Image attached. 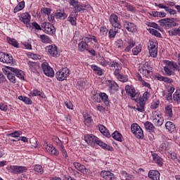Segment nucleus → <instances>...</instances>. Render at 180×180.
<instances>
[{
	"label": "nucleus",
	"mask_w": 180,
	"mask_h": 180,
	"mask_svg": "<svg viewBox=\"0 0 180 180\" xmlns=\"http://www.w3.org/2000/svg\"><path fill=\"white\" fill-rule=\"evenodd\" d=\"M174 68H175V70H179V66L175 62L167 61L164 68L166 75H168L169 77L172 75Z\"/></svg>",
	"instance_id": "1"
},
{
	"label": "nucleus",
	"mask_w": 180,
	"mask_h": 180,
	"mask_svg": "<svg viewBox=\"0 0 180 180\" xmlns=\"http://www.w3.org/2000/svg\"><path fill=\"white\" fill-rule=\"evenodd\" d=\"M131 131L134 134L136 139H143L144 134L141 127L137 124H132L131 126Z\"/></svg>",
	"instance_id": "2"
},
{
	"label": "nucleus",
	"mask_w": 180,
	"mask_h": 180,
	"mask_svg": "<svg viewBox=\"0 0 180 180\" xmlns=\"http://www.w3.org/2000/svg\"><path fill=\"white\" fill-rule=\"evenodd\" d=\"M69 76L70 69L68 68H63L56 73V77L58 81H64V79L68 78Z\"/></svg>",
	"instance_id": "3"
},
{
	"label": "nucleus",
	"mask_w": 180,
	"mask_h": 180,
	"mask_svg": "<svg viewBox=\"0 0 180 180\" xmlns=\"http://www.w3.org/2000/svg\"><path fill=\"white\" fill-rule=\"evenodd\" d=\"M41 27L44 29V32L47 34H51L53 36L56 33V27L53 25V24L46 22L41 24Z\"/></svg>",
	"instance_id": "4"
},
{
	"label": "nucleus",
	"mask_w": 180,
	"mask_h": 180,
	"mask_svg": "<svg viewBox=\"0 0 180 180\" xmlns=\"http://www.w3.org/2000/svg\"><path fill=\"white\" fill-rule=\"evenodd\" d=\"M148 49L149 50V54L150 57H153V58L157 57V54L158 53L157 42H154L153 41H150L149 44L148 46Z\"/></svg>",
	"instance_id": "5"
},
{
	"label": "nucleus",
	"mask_w": 180,
	"mask_h": 180,
	"mask_svg": "<svg viewBox=\"0 0 180 180\" xmlns=\"http://www.w3.org/2000/svg\"><path fill=\"white\" fill-rule=\"evenodd\" d=\"M41 68L46 77H50L51 78V77H54V70L51 67H50L47 62H44L41 64Z\"/></svg>",
	"instance_id": "6"
},
{
	"label": "nucleus",
	"mask_w": 180,
	"mask_h": 180,
	"mask_svg": "<svg viewBox=\"0 0 180 180\" xmlns=\"http://www.w3.org/2000/svg\"><path fill=\"white\" fill-rule=\"evenodd\" d=\"M0 61L4 64H13V57L3 52H0Z\"/></svg>",
	"instance_id": "7"
},
{
	"label": "nucleus",
	"mask_w": 180,
	"mask_h": 180,
	"mask_svg": "<svg viewBox=\"0 0 180 180\" xmlns=\"http://www.w3.org/2000/svg\"><path fill=\"white\" fill-rule=\"evenodd\" d=\"M2 71L5 75L7 76L8 79L13 84H16V76L15 72L6 68L2 69Z\"/></svg>",
	"instance_id": "8"
},
{
	"label": "nucleus",
	"mask_w": 180,
	"mask_h": 180,
	"mask_svg": "<svg viewBox=\"0 0 180 180\" xmlns=\"http://www.w3.org/2000/svg\"><path fill=\"white\" fill-rule=\"evenodd\" d=\"M110 23L113 26V27H117V29H122V25L119 22L117 15L115 14H112L110 16Z\"/></svg>",
	"instance_id": "9"
},
{
	"label": "nucleus",
	"mask_w": 180,
	"mask_h": 180,
	"mask_svg": "<svg viewBox=\"0 0 180 180\" xmlns=\"http://www.w3.org/2000/svg\"><path fill=\"white\" fill-rule=\"evenodd\" d=\"M46 49L51 57H59L60 53H58V48L56 45H50L47 46Z\"/></svg>",
	"instance_id": "10"
},
{
	"label": "nucleus",
	"mask_w": 180,
	"mask_h": 180,
	"mask_svg": "<svg viewBox=\"0 0 180 180\" xmlns=\"http://www.w3.org/2000/svg\"><path fill=\"white\" fill-rule=\"evenodd\" d=\"M20 22H22L25 23V25H27V26H30V27H32V25H30V14L29 13H25L20 15Z\"/></svg>",
	"instance_id": "11"
},
{
	"label": "nucleus",
	"mask_w": 180,
	"mask_h": 180,
	"mask_svg": "<svg viewBox=\"0 0 180 180\" xmlns=\"http://www.w3.org/2000/svg\"><path fill=\"white\" fill-rule=\"evenodd\" d=\"M155 6H158V8H160V9H165L167 13H169V15H176V11L174 10L169 6H166L165 5L162 4H158L157 3L155 4Z\"/></svg>",
	"instance_id": "12"
},
{
	"label": "nucleus",
	"mask_w": 180,
	"mask_h": 180,
	"mask_svg": "<svg viewBox=\"0 0 180 180\" xmlns=\"http://www.w3.org/2000/svg\"><path fill=\"white\" fill-rule=\"evenodd\" d=\"M101 176L105 180H115L116 178L115 177V174L111 173L109 171H102L101 172Z\"/></svg>",
	"instance_id": "13"
},
{
	"label": "nucleus",
	"mask_w": 180,
	"mask_h": 180,
	"mask_svg": "<svg viewBox=\"0 0 180 180\" xmlns=\"http://www.w3.org/2000/svg\"><path fill=\"white\" fill-rule=\"evenodd\" d=\"M84 140L87 143V144H90V146H94V144L96 143L98 141V137L94 135H85Z\"/></svg>",
	"instance_id": "14"
},
{
	"label": "nucleus",
	"mask_w": 180,
	"mask_h": 180,
	"mask_svg": "<svg viewBox=\"0 0 180 180\" xmlns=\"http://www.w3.org/2000/svg\"><path fill=\"white\" fill-rule=\"evenodd\" d=\"M10 168L14 174H22V172H26V171H27L26 167L11 166Z\"/></svg>",
	"instance_id": "15"
},
{
	"label": "nucleus",
	"mask_w": 180,
	"mask_h": 180,
	"mask_svg": "<svg viewBox=\"0 0 180 180\" xmlns=\"http://www.w3.org/2000/svg\"><path fill=\"white\" fill-rule=\"evenodd\" d=\"M153 123L155 124V126H158V127H160V126H162L164 124V118L162 117H160V115H154L153 117Z\"/></svg>",
	"instance_id": "16"
},
{
	"label": "nucleus",
	"mask_w": 180,
	"mask_h": 180,
	"mask_svg": "<svg viewBox=\"0 0 180 180\" xmlns=\"http://www.w3.org/2000/svg\"><path fill=\"white\" fill-rule=\"evenodd\" d=\"M146 106V101H144L143 98H141L139 101L136 104V107L134 108L138 112H141V113H143L146 109L144 107Z\"/></svg>",
	"instance_id": "17"
},
{
	"label": "nucleus",
	"mask_w": 180,
	"mask_h": 180,
	"mask_svg": "<svg viewBox=\"0 0 180 180\" xmlns=\"http://www.w3.org/2000/svg\"><path fill=\"white\" fill-rule=\"evenodd\" d=\"M91 8V5L89 4H78L75 6V11L76 13H78V12H81V11H85V9H89Z\"/></svg>",
	"instance_id": "18"
},
{
	"label": "nucleus",
	"mask_w": 180,
	"mask_h": 180,
	"mask_svg": "<svg viewBox=\"0 0 180 180\" xmlns=\"http://www.w3.org/2000/svg\"><path fill=\"white\" fill-rule=\"evenodd\" d=\"M55 18L56 19H60V20H64L67 18V14L64 10H57L55 12Z\"/></svg>",
	"instance_id": "19"
},
{
	"label": "nucleus",
	"mask_w": 180,
	"mask_h": 180,
	"mask_svg": "<svg viewBox=\"0 0 180 180\" xmlns=\"http://www.w3.org/2000/svg\"><path fill=\"white\" fill-rule=\"evenodd\" d=\"M96 144H98V146H100V147H102V148H103L104 150H108V151H113V147L103 143V141L99 140L98 138L97 139Z\"/></svg>",
	"instance_id": "20"
},
{
	"label": "nucleus",
	"mask_w": 180,
	"mask_h": 180,
	"mask_svg": "<svg viewBox=\"0 0 180 180\" xmlns=\"http://www.w3.org/2000/svg\"><path fill=\"white\" fill-rule=\"evenodd\" d=\"M77 16H78V14L76 13V12L72 11L68 17V20L72 26L77 25Z\"/></svg>",
	"instance_id": "21"
},
{
	"label": "nucleus",
	"mask_w": 180,
	"mask_h": 180,
	"mask_svg": "<svg viewBox=\"0 0 180 180\" xmlns=\"http://www.w3.org/2000/svg\"><path fill=\"white\" fill-rule=\"evenodd\" d=\"M148 176L153 180H160V172L157 170H150L148 172Z\"/></svg>",
	"instance_id": "22"
},
{
	"label": "nucleus",
	"mask_w": 180,
	"mask_h": 180,
	"mask_svg": "<svg viewBox=\"0 0 180 180\" xmlns=\"http://www.w3.org/2000/svg\"><path fill=\"white\" fill-rule=\"evenodd\" d=\"M125 91L127 94L131 96V98H134L136 96V89L134 87L127 85L125 86Z\"/></svg>",
	"instance_id": "23"
},
{
	"label": "nucleus",
	"mask_w": 180,
	"mask_h": 180,
	"mask_svg": "<svg viewBox=\"0 0 180 180\" xmlns=\"http://www.w3.org/2000/svg\"><path fill=\"white\" fill-rule=\"evenodd\" d=\"M151 154L153 158V161H155V162H156V164H158L159 167H162V158H161V157L153 152H151Z\"/></svg>",
	"instance_id": "24"
},
{
	"label": "nucleus",
	"mask_w": 180,
	"mask_h": 180,
	"mask_svg": "<svg viewBox=\"0 0 180 180\" xmlns=\"http://www.w3.org/2000/svg\"><path fill=\"white\" fill-rule=\"evenodd\" d=\"M31 72H36L39 68V65L36 62L28 61L27 63Z\"/></svg>",
	"instance_id": "25"
},
{
	"label": "nucleus",
	"mask_w": 180,
	"mask_h": 180,
	"mask_svg": "<svg viewBox=\"0 0 180 180\" xmlns=\"http://www.w3.org/2000/svg\"><path fill=\"white\" fill-rule=\"evenodd\" d=\"M6 68H7V70H11L12 71V72H14V74H15V77H17L18 78H20V79H22L23 77V75H22V73H20V72L19 70H18V69H15L14 68L12 67H9V66H6Z\"/></svg>",
	"instance_id": "26"
},
{
	"label": "nucleus",
	"mask_w": 180,
	"mask_h": 180,
	"mask_svg": "<svg viewBox=\"0 0 180 180\" xmlns=\"http://www.w3.org/2000/svg\"><path fill=\"white\" fill-rule=\"evenodd\" d=\"M140 74H142V75H144L145 77L148 76V74H150V70H148V65H144L139 70Z\"/></svg>",
	"instance_id": "27"
},
{
	"label": "nucleus",
	"mask_w": 180,
	"mask_h": 180,
	"mask_svg": "<svg viewBox=\"0 0 180 180\" xmlns=\"http://www.w3.org/2000/svg\"><path fill=\"white\" fill-rule=\"evenodd\" d=\"M98 129L103 136H105V137H108V139L110 138V133H109V130H108L105 126L100 125Z\"/></svg>",
	"instance_id": "28"
},
{
	"label": "nucleus",
	"mask_w": 180,
	"mask_h": 180,
	"mask_svg": "<svg viewBox=\"0 0 180 180\" xmlns=\"http://www.w3.org/2000/svg\"><path fill=\"white\" fill-rule=\"evenodd\" d=\"M39 37L41 39V43H44L45 44H51V43H53V41H51V39H50L49 36L46 34L40 35Z\"/></svg>",
	"instance_id": "29"
},
{
	"label": "nucleus",
	"mask_w": 180,
	"mask_h": 180,
	"mask_svg": "<svg viewBox=\"0 0 180 180\" xmlns=\"http://www.w3.org/2000/svg\"><path fill=\"white\" fill-rule=\"evenodd\" d=\"M171 147V141L168 139V141H165L162 143L160 145V148L162 150L166 151V150H169V148Z\"/></svg>",
	"instance_id": "30"
},
{
	"label": "nucleus",
	"mask_w": 180,
	"mask_h": 180,
	"mask_svg": "<svg viewBox=\"0 0 180 180\" xmlns=\"http://www.w3.org/2000/svg\"><path fill=\"white\" fill-rule=\"evenodd\" d=\"M98 96L101 98V101L104 102L105 105H109V97L107 94L99 93Z\"/></svg>",
	"instance_id": "31"
},
{
	"label": "nucleus",
	"mask_w": 180,
	"mask_h": 180,
	"mask_svg": "<svg viewBox=\"0 0 180 180\" xmlns=\"http://www.w3.org/2000/svg\"><path fill=\"white\" fill-rule=\"evenodd\" d=\"M79 51H85V50H88L89 49V46L86 42L82 41L78 44Z\"/></svg>",
	"instance_id": "32"
},
{
	"label": "nucleus",
	"mask_w": 180,
	"mask_h": 180,
	"mask_svg": "<svg viewBox=\"0 0 180 180\" xmlns=\"http://www.w3.org/2000/svg\"><path fill=\"white\" fill-rule=\"evenodd\" d=\"M144 126L145 129L150 132H154V130H155V127H154V124H153V123L150 122H146Z\"/></svg>",
	"instance_id": "33"
},
{
	"label": "nucleus",
	"mask_w": 180,
	"mask_h": 180,
	"mask_svg": "<svg viewBox=\"0 0 180 180\" xmlns=\"http://www.w3.org/2000/svg\"><path fill=\"white\" fill-rule=\"evenodd\" d=\"M25 8V1H22L18 3V4L15 7L13 12L14 13H18L20 11H22Z\"/></svg>",
	"instance_id": "34"
},
{
	"label": "nucleus",
	"mask_w": 180,
	"mask_h": 180,
	"mask_svg": "<svg viewBox=\"0 0 180 180\" xmlns=\"http://www.w3.org/2000/svg\"><path fill=\"white\" fill-rule=\"evenodd\" d=\"M165 127L168 131H170V133H172L174 130H175V124L172 122H167L165 124Z\"/></svg>",
	"instance_id": "35"
},
{
	"label": "nucleus",
	"mask_w": 180,
	"mask_h": 180,
	"mask_svg": "<svg viewBox=\"0 0 180 180\" xmlns=\"http://www.w3.org/2000/svg\"><path fill=\"white\" fill-rule=\"evenodd\" d=\"M7 41L9 43V44H11L13 47H15L16 49H19V42L16 41L15 39H12L9 37H7Z\"/></svg>",
	"instance_id": "36"
},
{
	"label": "nucleus",
	"mask_w": 180,
	"mask_h": 180,
	"mask_svg": "<svg viewBox=\"0 0 180 180\" xmlns=\"http://www.w3.org/2000/svg\"><path fill=\"white\" fill-rule=\"evenodd\" d=\"M128 44L129 46H127L124 49V51H126V53H129V51H130V50H131V49H133V47L136 46V41H133V39H130L128 41Z\"/></svg>",
	"instance_id": "37"
},
{
	"label": "nucleus",
	"mask_w": 180,
	"mask_h": 180,
	"mask_svg": "<svg viewBox=\"0 0 180 180\" xmlns=\"http://www.w3.org/2000/svg\"><path fill=\"white\" fill-rule=\"evenodd\" d=\"M119 29L120 28L114 27V29L110 30V31L108 32V37H110V39H113V37L116 36V33L119 32Z\"/></svg>",
	"instance_id": "38"
},
{
	"label": "nucleus",
	"mask_w": 180,
	"mask_h": 180,
	"mask_svg": "<svg viewBox=\"0 0 180 180\" xmlns=\"http://www.w3.org/2000/svg\"><path fill=\"white\" fill-rule=\"evenodd\" d=\"M112 139H114L115 140H117V141H120L122 142V134L120 133L117 131H115L112 134Z\"/></svg>",
	"instance_id": "39"
},
{
	"label": "nucleus",
	"mask_w": 180,
	"mask_h": 180,
	"mask_svg": "<svg viewBox=\"0 0 180 180\" xmlns=\"http://www.w3.org/2000/svg\"><path fill=\"white\" fill-rule=\"evenodd\" d=\"M124 26L128 30V32H133L134 30V24H132L131 22H125Z\"/></svg>",
	"instance_id": "40"
},
{
	"label": "nucleus",
	"mask_w": 180,
	"mask_h": 180,
	"mask_svg": "<svg viewBox=\"0 0 180 180\" xmlns=\"http://www.w3.org/2000/svg\"><path fill=\"white\" fill-rule=\"evenodd\" d=\"M46 149L48 150L49 153H50V154L53 155H58V150H57L54 146L51 145L50 146H48Z\"/></svg>",
	"instance_id": "41"
},
{
	"label": "nucleus",
	"mask_w": 180,
	"mask_h": 180,
	"mask_svg": "<svg viewBox=\"0 0 180 180\" xmlns=\"http://www.w3.org/2000/svg\"><path fill=\"white\" fill-rule=\"evenodd\" d=\"M18 99L20 101H22V102H25V103H26L27 105H32V100L30 99V98L20 96L18 97Z\"/></svg>",
	"instance_id": "42"
},
{
	"label": "nucleus",
	"mask_w": 180,
	"mask_h": 180,
	"mask_svg": "<svg viewBox=\"0 0 180 180\" xmlns=\"http://www.w3.org/2000/svg\"><path fill=\"white\" fill-rule=\"evenodd\" d=\"M73 165L77 171H82L83 169H85V166L84 165H81L79 162H75L73 163Z\"/></svg>",
	"instance_id": "43"
},
{
	"label": "nucleus",
	"mask_w": 180,
	"mask_h": 180,
	"mask_svg": "<svg viewBox=\"0 0 180 180\" xmlns=\"http://www.w3.org/2000/svg\"><path fill=\"white\" fill-rule=\"evenodd\" d=\"M174 100L180 103V90H176L173 96Z\"/></svg>",
	"instance_id": "44"
},
{
	"label": "nucleus",
	"mask_w": 180,
	"mask_h": 180,
	"mask_svg": "<svg viewBox=\"0 0 180 180\" xmlns=\"http://www.w3.org/2000/svg\"><path fill=\"white\" fill-rule=\"evenodd\" d=\"M170 20H169L167 22V27H175V26L179 25L178 22L174 21L175 20V18H171Z\"/></svg>",
	"instance_id": "45"
},
{
	"label": "nucleus",
	"mask_w": 180,
	"mask_h": 180,
	"mask_svg": "<svg viewBox=\"0 0 180 180\" xmlns=\"http://www.w3.org/2000/svg\"><path fill=\"white\" fill-rule=\"evenodd\" d=\"M166 113L169 116V117H172V116H174L172 114V105L166 106Z\"/></svg>",
	"instance_id": "46"
},
{
	"label": "nucleus",
	"mask_w": 180,
	"mask_h": 180,
	"mask_svg": "<svg viewBox=\"0 0 180 180\" xmlns=\"http://www.w3.org/2000/svg\"><path fill=\"white\" fill-rule=\"evenodd\" d=\"M34 169L35 172H39V174H43L44 172L43 167L40 165H36Z\"/></svg>",
	"instance_id": "47"
},
{
	"label": "nucleus",
	"mask_w": 180,
	"mask_h": 180,
	"mask_svg": "<svg viewBox=\"0 0 180 180\" xmlns=\"http://www.w3.org/2000/svg\"><path fill=\"white\" fill-rule=\"evenodd\" d=\"M169 20H172L170 18H163L159 20V23L160 24V26H164V25H168V22Z\"/></svg>",
	"instance_id": "48"
},
{
	"label": "nucleus",
	"mask_w": 180,
	"mask_h": 180,
	"mask_svg": "<svg viewBox=\"0 0 180 180\" xmlns=\"http://www.w3.org/2000/svg\"><path fill=\"white\" fill-rule=\"evenodd\" d=\"M31 96H43L41 92H40V91L35 89L33 90L32 91H31L30 93Z\"/></svg>",
	"instance_id": "49"
},
{
	"label": "nucleus",
	"mask_w": 180,
	"mask_h": 180,
	"mask_svg": "<svg viewBox=\"0 0 180 180\" xmlns=\"http://www.w3.org/2000/svg\"><path fill=\"white\" fill-rule=\"evenodd\" d=\"M169 34H172V36H176L179 34V36H180V27L177 29L169 31Z\"/></svg>",
	"instance_id": "50"
},
{
	"label": "nucleus",
	"mask_w": 180,
	"mask_h": 180,
	"mask_svg": "<svg viewBox=\"0 0 180 180\" xmlns=\"http://www.w3.org/2000/svg\"><path fill=\"white\" fill-rule=\"evenodd\" d=\"M92 41V36L88 35V37H83V42L86 43V44H88V43H91Z\"/></svg>",
	"instance_id": "51"
},
{
	"label": "nucleus",
	"mask_w": 180,
	"mask_h": 180,
	"mask_svg": "<svg viewBox=\"0 0 180 180\" xmlns=\"http://www.w3.org/2000/svg\"><path fill=\"white\" fill-rule=\"evenodd\" d=\"M30 26H32L34 29H36V30H41V27H40V25L36 22L30 23Z\"/></svg>",
	"instance_id": "52"
},
{
	"label": "nucleus",
	"mask_w": 180,
	"mask_h": 180,
	"mask_svg": "<svg viewBox=\"0 0 180 180\" xmlns=\"http://www.w3.org/2000/svg\"><path fill=\"white\" fill-rule=\"evenodd\" d=\"M141 49H140V47L139 46H136L132 49V53L134 56H137V54H139V53H141Z\"/></svg>",
	"instance_id": "53"
},
{
	"label": "nucleus",
	"mask_w": 180,
	"mask_h": 180,
	"mask_svg": "<svg viewBox=\"0 0 180 180\" xmlns=\"http://www.w3.org/2000/svg\"><path fill=\"white\" fill-rule=\"evenodd\" d=\"M84 124L88 126V124H89V123H92V118H91V117H88V116L84 117Z\"/></svg>",
	"instance_id": "54"
},
{
	"label": "nucleus",
	"mask_w": 180,
	"mask_h": 180,
	"mask_svg": "<svg viewBox=\"0 0 180 180\" xmlns=\"http://www.w3.org/2000/svg\"><path fill=\"white\" fill-rule=\"evenodd\" d=\"M41 13H44L45 15H48L49 16V14L51 13V9L47 8H41Z\"/></svg>",
	"instance_id": "55"
},
{
	"label": "nucleus",
	"mask_w": 180,
	"mask_h": 180,
	"mask_svg": "<svg viewBox=\"0 0 180 180\" xmlns=\"http://www.w3.org/2000/svg\"><path fill=\"white\" fill-rule=\"evenodd\" d=\"M117 79L119 81H121V82H127V77H126V76L119 75Z\"/></svg>",
	"instance_id": "56"
},
{
	"label": "nucleus",
	"mask_w": 180,
	"mask_h": 180,
	"mask_svg": "<svg viewBox=\"0 0 180 180\" xmlns=\"http://www.w3.org/2000/svg\"><path fill=\"white\" fill-rule=\"evenodd\" d=\"M148 98H150V93L146 91L141 99H143L145 101V102H146V101H148Z\"/></svg>",
	"instance_id": "57"
},
{
	"label": "nucleus",
	"mask_w": 180,
	"mask_h": 180,
	"mask_svg": "<svg viewBox=\"0 0 180 180\" xmlns=\"http://www.w3.org/2000/svg\"><path fill=\"white\" fill-rule=\"evenodd\" d=\"M60 151H62V154H63V157H65V158H67V151L64 148L63 143H60Z\"/></svg>",
	"instance_id": "58"
},
{
	"label": "nucleus",
	"mask_w": 180,
	"mask_h": 180,
	"mask_svg": "<svg viewBox=\"0 0 180 180\" xmlns=\"http://www.w3.org/2000/svg\"><path fill=\"white\" fill-rule=\"evenodd\" d=\"M65 105L68 108V109L72 110L73 108H74V105H72V103H71V101H66V102H65Z\"/></svg>",
	"instance_id": "59"
},
{
	"label": "nucleus",
	"mask_w": 180,
	"mask_h": 180,
	"mask_svg": "<svg viewBox=\"0 0 180 180\" xmlns=\"http://www.w3.org/2000/svg\"><path fill=\"white\" fill-rule=\"evenodd\" d=\"M79 4V2L78 1V0H70V4L72 6H74V8L77 6V5H78Z\"/></svg>",
	"instance_id": "60"
},
{
	"label": "nucleus",
	"mask_w": 180,
	"mask_h": 180,
	"mask_svg": "<svg viewBox=\"0 0 180 180\" xmlns=\"http://www.w3.org/2000/svg\"><path fill=\"white\" fill-rule=\"evenodd\" d=\"M160 105V101H156L155 103H153L150 105L151 109H157Z\"/></svg>",
	"instance_id": "61"
},
{
	"label": "nucleus",
	"mask_w": 180,
	"mask_h": 180,
	"mask_svg": "<svg viewBox=\"0 0 180 180\" xmlns=\"http://www.w3.org/2000/svg\"><path fill=\"white\" fill-rule=\"evenodd\" d=\"M163 82H167V84H172V82H174V80H172V79L169 78V77H163Z\"/></svg>",
	"instance_id": "62"
},
{
	"label": "nucleus",
	"mask_w": 180,
	"mask_h": 180,
	"mask_svg": "<svg viewBox=\"0 0 180 180\" xmlns=\"http://www.w3.org/2000/svg\"><path fill=\"white\" fill-rule=\"evenodd\" d=\"M0 109L1 110H4L5 112H6V110H8V105L4 103H1Z\"/></svg>",
	"instance_id": "63"
},
{
	"label": "nucleus",
	"mask_w": 180,
	"mask_h": 180,
	"mask_svg": "<svg viewBox=\"0 0 180 180\" xmlns=\"http://www.w3.org/2000/svg\"><path fill=\"white\" fill-rule=\"evenodd\" d=\"M13 133V137L18 138L20 136H22V131H15Z\"/></svg>",
	"instance_id": "64"
}]
</instances>
